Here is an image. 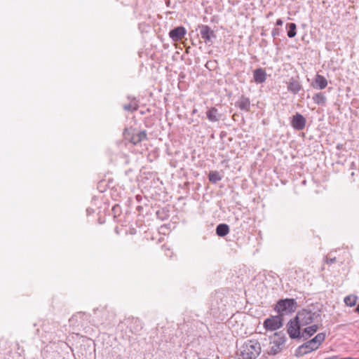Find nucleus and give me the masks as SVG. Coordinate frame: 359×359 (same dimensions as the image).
I'll list each match as a JSON object with an SVG mask.
<instances>
[{"mask_svg":"<svg viewBox=\"0 0 359 359\" xmlns=\"http://www.w3.org/2000/svg\"><path fill=\"white\" fill-rule=\"evenodd\" d=\"M283 22L281 19H278L276 21V25L281 26L283 25Z\"/></svg>","mask_w":359,"mask_h":359,"instance_id":"26","label":"nucleus"},{"mask_svg":"<svg viewBox=\"0 0 359 359\" xmlns=\"http://www.w3.org/2000/svg\"><path fill=\"white\" fill-rule=\"evenodd\" d=\"M123 108L126 111H134L136 109V107L133 106L132 104H126L123 106Z\"/></svg>","mask_w":359,"mask_h":359,"instance_id":"23","label":"nucleus"},{"mask_svg":"<svg viewBox=\"0 0 359 359\" xmlns=\"http://www.w3.org/2000/svg\"><path fill=\"white\" fill-rule=\"evenodd\" d=\"M318 329L317 325H313L304 329L301 332V337L307 339L314 334Z\"/></svg>","mask_w":359,"mask_h":359,"instance_id":"15","label":"nucleus"},{"mask_svg":"<svg viewBox=\"0 0 359 359\" xmlns=\"http://www.w3.org/2000/svg\"><path fill=\"white\" fill-rule=\"evenodd\" d=\"M287 332L292 339H296L301 337L300 329L302 327L297 320L294 318L291 320L287 325Z\"/></svg>","mask_w":359,"mask_h":359,"instance_id":"7","label":"nucleus"},{"mask_svg":"<svg viewBox=\"0 0 359 359\" xmlns=\"http://www.w3.org/2000/svg\"><path fill=\"white\" fill-rule=\"evenodd\" d=\"M271 34L273 38L280 35V29L278 28H273L271 32Z\"/></svg>","mask_w":359,"mask_h":359,"instance_id":"24","label":"nucleus"},{"mask_svg":"<svg viewBox=\"0 0 359 359\" xmlns=\"http://www.w3.org/2000/svg\"><path fill=\"white\" fill-rule=\"evenodd\" d=\"M237 105L241 110H245L248 111L250 108V101L248 97L245 96H242L238 102H237Z\"/></svg>","mask_w":359,"mask_h":359,"instance_id":"16","label":"nucleus"},{"mask_svg":"<svg viewBox=\"0 0 359 359\" xmlns=\"http://www.w3.org/2000/svg\"><path fill=\"white\" fill-rule=\"evenodd\" d=\"M207 117L211 122H216L219 120V114L218 110L215 107H212L209 109L207 113Z\"/></svg>","mask_w":359,"mask_h":359,"instance_id":"17","label":"nucleus"},{"mask_svg":"<svg viewBox=\"0 0 359 359\" xmlns=\"http://www.w3.org/2000/svg\"><path fill=\"white\" fill-rule=\"evenodd\" d=\"M301 89L302 86L299 82L292 78L288 83L287 90L294 94H297Z\"/></svg>","mask_w":359,"mask_h":359,"instance_id":"14","label":"nucleus"},{"mask_svg":"<svg viewBox=\"0 0 359 359\" xmlns=\"http://www.w3.org/2000/svg\"><path fill=\"white\" fill-rule=\"evenodd\" d=\"M312 86L314 88L323 90L327 87V81L323 76L317 74Z\"/></svg>","mask_w":359,"mask_h":359,"instance_id":"11","label":"nucleus"},{"mask_svg":"<svg viewBox=\"0 0 359 359\" xmlns=\"http://www.w3.org/2000/svg\"><path fill=\"white\" fill-rule=\"evenodd\" d=\"M319 316L317 312H313L309 309H302L297 313L294 318L300 325L306 326L313 323Z\"/></svg>","mask_w":359,"mask_h":359,"instance_id":"4","label":"nucleus"},{"mask_svg":"<svg viewBox=\"0 0 359 359\" xmlns=\"http://www.w3.org/2000/svg\"><path fill=\"white\" fill-rule=\"evenodd\" d=\"M253 76L255 81L258 83H262L266 79V74L265 71L262 68L255 69L254 71Z\"/></svg>","mask_w":359,"mask_h":359,"instance_id":"12","label":"nucleus"},{"mask_svg":"<svg viewBox=\"0 0 359 359\" xmlns=\"http://www.w3.org/2000/svg\"><path fill=\"white\" fill-rule=\"evenodd\" d=\"M216 233L219 236H225L229 233V227L226 224H219L216 228Z\"/></svg>","mask_w":359,"mask_h":359,"instance_id":"18","label":"nucleus"},{"mask_svg":"<svg viewBox=\"0 0 359 359\" xmlns=\"http://www.w3.org/2000/svg\"><path fill=\"white\" fill-rule=\"evenodd\" d=\"M306 118L299 113L293 116L291 121L292 126L297 130H303L306 126Z\"/></svg>","mask_w":359,"mask_h":359,"instance_id":"9","label":"nucleus"},{"mask_svg":"<svg viewBox=\"0 0 359 359\" xmlns=\"http://www.w3.org/2000/svg\"><path fill=\"white\" fill-rule=\"evenodd\" d=\"M147 139V133L144 130L139 131L132 134L130 142L133 144H137Z\"/></svg>","mask_w":359,"mask_h":359,"instance_id":"13","label":"nucleus"},{"mask_svg":"<svg viewBox=\"0 0 359 359\" xmlns=\"http://www.w3.org/2000/svg\"><path fill=\"white\" fill-rule=\"evenodd\" d=\"M209 180L213 183H216L222 180L219 173L217 171H210L208 175Z\"/></svg>","mask_w":359,"mask_h":359,"instance_id":"20","label":"nucleus"},{"mask_svg":"<svg viewBox=\"0 0 359 359\" xmlns=\"http://www.w3.org/2000/svg\"><path fill=\"white\" fill-rule=\"evenodd\" d=\"M356 312L358 313H359V304L358 305V306L356 307Z\"/></svg>","mask_w":359,"mask_h":359,"instance_id":"27","label":"nucleus"},{"mask_svg":"<svg viewBox=\"0 0 359 359\" xmlns=\"http://www.w3.org/2000/svg\"><path fill=\"white\" fill-rule=\"evenodd\" d=\"M286 27L289 29L288 31H287V36L288 37L290 38H292L294 36H295L296 35V29H297V26L294 23H288L287 24Z\"/></svg>","mask_w":359,"mask_h":359,"instance_id":"21","label":"nucleus"},{"mask_svg":"<svg viewBox=\"0 0 359 359\" xmlns=\"http://www.w3.org/2000/svg\"><path fill=\"white\" fill-rule=\"evenodd\" d=\"M313 100L317 104H324L326 101V97L322 93H316L313 97Z\"/></svg>","mask_w":359,"mask_h":359,"instance_id":"19","label":"nucleus"},{"mask_svg":"<svg viewBox=\"0 0 359 359\" xmlns=\"http://www.w3.org/2000/svg\"><path fill=\"white\" fill-rule=\"evenodd\" d=\"M325 339L324 333H318L313 339L299 346L295 351V355L300 357L318 349Z\"/></svg>","mask_w":359,"mask_h":359,"instance_id":"1","label":"nucleus"},{"mask_svg":"<svg viewBox=\"0 0 359 359\" xmlns=\"http://www.w3.org/2000/svg\"><path fill=\"white\" fill-rule=\"evenodd\" d=\"M201 38L204 39L206 43H212V39L215 38L214 32L208 26L202 25L200 28Z\"/></svg>","mask_w":359,"mask_h":359,"instance_id":"8","label":"nucleus"},{"mask_svg":"<svg viewBox=\"0 0 359 359\" xmlns=\"http://www.w3.org/2000/svg\"><path fill=\"white\" fill-rule=\"evenodd\" d=\"M283 319L280 315L271 316L264 322V327L266 330L274 331L283 326Z\"/></svg>","mask_w":359,"mask_h":359,"instance_id":"6","label":"nucleus"},{"mask_svg":"<svg viewBox=\"0 0 359 359\" xmlns=\"http://www.w3.org/2000/svg\"><path fill=\"white\" fill-rule=\"evenodd\" d=\"M325 262L327 263V264H333L336 262V258L334 257V258H331V259H328L327 257H326V260Z\"/></svg>","mask_w":359,"mask_h":359,"instance_id":"25","label":"nucleus"},{"mask_svg":"<svg viewBox=\"0 0 359 359\" xmlns=\"http://www.w3.org/2000/svg\"><path fill=\"white\" fill-rule=\"evenodd\" d=\"M296 302L293 299H281L278 302L275 306V310L280 315L287 314L293 312Z\"/></svg>","mask_w":359,"mask_h":359,"instance_id":"5","label":"nucleus"},{"mask_svg":"<svg viewBox=\"0 0 359 359\" xmlns=\"http://www.w3.org/2000/svg\"><path fill=\"white\" fill-rule=\"evenodd\" d=\"M357 301L356 296L349 295L344 298V303L348 306H353L355 305Z\"/></svg>","mask_w":359,"mask_h":359,"instance_id":"22","label":"nucleus"},{"mask_svg":"<svg viewBox=\"0 0 359 359\" xmlns=\"http://www.w3.org/2000/svg\"><path fill=\"white\" fill-rule=\"evenodd\" d=\"M186 33L184 27H177L170 32L169 36L173 41H177L182 39Z\"/></svg>","mask_w":359,"mask_h":359,"instance_id":"10","label":"nucleus"},{"mask_svg":"<svg viewBox=\"0 0 359 359\" xmlns=\"http://www.w3.org/2000/svg\"><path fill=\"white\" fill-rule=\"evenodd\" d=\"M286 337L284 333L276 332L270 339L269 346L266 351L269 355H275L281 352L285 346Z\"/></svg>","mask_w":359,"mask_h":359,"instance_id":"3","label":"nucleus"},{"mask_svg":"<svg viewBox=\"0 0 359 359\" xmlns=\"http://www.w3.org/2000/svg\"><path fill=\"white\" fill-rule=\"evenodd\" d=\"M262 348L256 339L245 341L241 347V355L243 359H255L261 353Z\"/></svg>","mask_w":359,"mask_h":359,"instance_id":"2","label":"nucleus"}]
</instances>
